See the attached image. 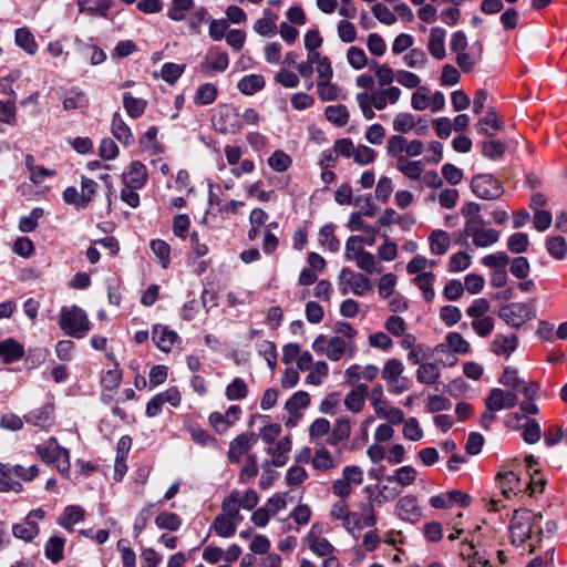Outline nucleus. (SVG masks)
I'll use <instances>...</instances> for the list:
<instances>
[{
	"label": "nucleus",
	"mask_w": 567,
	"mask_h": 567,
	"mask_svg": "<svg viewBox=\"0 0 567 567\" xmlns=\"http://www.w3.org/2000/svg\"><path fill=\"white\" fill-rule=\"evenodd\" d=\"M267 163L272 171L284 173L292 165V158L282 150H277L268 157Z\"/></svg>",
	"instance_id": "obj_55"
},
{
	"label": "nucleus",
	"mask_w": 567,
	"mask_h": 567,
	"mask_svg": "<svg viewBox=\"0 0 567 567\" xmlns=\"http://www.w3.org/2000/svg\"><path fill=\"white\" fill-rule=\"evenodd\" d=\"M151 250L158 260L163 269L168 268L171 264V246L162 239H154L150 244Z\"/></svg>",
	"instance_id": "obj_52"
},
{
	"label": "nucleus",
	"mask_w": 567,
	"mask_h": 567,
	"mask_svg": "<svg viewBox=\"0 0 567 567\" xmlns=\"http://www.w3.org/2000/svg\"><path fill=\"white\" fill-rule=\"evenodd\" d=\"M256 443V436L252 433H243L233 439L229 443L227 457L230 463H239L243 455Z\"/></svg>",
	"instance_id": "obj_20"
},
{
	"label": "nucleus",
	"mask_w": 567,
	"mask_h": 567,
	"mask_svg": "<svg viewBox=\"0 0 567 567\" xmlns=\"http://www.w3.org/2000/svg\"><path fill=\"white\" fill-rule=\"evenodd\" d=\"M395 166L399 172L412 181L419 179L424 171L422 161H411L408 157L401 158Z\"/></svg>",
	"instance_id": "obj_47"
},
{
	"label": "nucleus",
	"mask_w": 567,
	"mask_h": 567,
	"mask_svg": "<svg viewBox=\"0 0 567 567\" xmlns=\"http://www.w3.org/2000/svg\"><path fill=\"white\" fill-rule=\"evenodd\" d=\"M355 266L367 274H380L381 267L379 265V260L377 257L364 250L361 255H359L354 260Z\"/></svg>",
	"instance_id": "obj_56"
},
{
	"label": "nucleus",
	"mask_w": 567,
	"mask_h": 567,
	"mask_svg": "<svg viewBox=\"0 0 567 567\" xmlns=\"http://www.w3.org/2000/svg\"><path fill=\"white\" fill-rule=\"evenodd\" d=\"M351 422L348 417H338L331 426L330 434L326 439V443L331 446H337L341 442L347 441L351 435Z\"/></svg>",
	"instance_id": "obj_26"
},
{
	"label": "nucleus",
	"mask_w": 567,
	"mask_h": 567,
	"mask_svg": "<svg viewBox=\"0 0 567 567\" xmlns=\"http://www.w3.org/2000/svg\"><path fill=\"white\" fill-rule=\"evenodd\" d=\"M445 37V30L440 27L432 28L430 31L427 50L436 60H443L446 55Z\"/></svg>",
	"instance_id": "obj_28"
},
{
	"label": "nucleus",
	"mask_w": 567,
	"mask_h": 567,
	"mask_svg": "<svg viewBox=\"0 0 567 567\" xmlns=\"http://www.w3.org/2000/svg\"><path fill=\"white\" fill-rule=\"evenodd\" d=\"M379 495L370 499V503L363 508V525L365 527H374L377 524V515L374 512V505L382 506L384 502L394 501L400 494L401 489L395 486L388 484L378 485Z\"/></svg>",
	"instance_id": "obj_12"
},
{
	"label": "nucleus",
	"mask_w": 567,
	"mask_h": 567,
	"mask_svg": "<svg viewBox=\"0 0 567 567\" xmlns=\"http://www.w3.org/2000/svg\"><path fill=\"white\" fill-rule=\"evenodd\" d=\"M65 538L61 536H52L44 546L45 557L56 564L63 559Z\"/></svg>",
	"instance_id": "obj_45"
},
{
	"label": "nucleus",
	"mask_w": 567,
	"mask_h": 567,
	"mask_svg": "<svg viewBox=\"0 0 567 567\" xmlns=\"http://www.w3.org/2000/svg\"><path fill=\"white\" fill-rule=\"evenodd\" d=\"M518 338L516 334H502L498 333L494 337L491 343V351L496 355H504L505 358H509L511 354L518 347Z\"/></svg>",
	"instance_id": "obj_22"
},
{
	"label": "nucleus",
	"mask_w": 567,
	"mask_h": 567,
	"mask_svg": "<svg viewBox=\"0 0 567 567\" xmlns=\"http://www.w3.org/2000/svg\"><path fill=\"white\" fill-rule=\"evenodd\" d=\"M309 549L317 556L324 557L333 553V545L324 537L321 536L320 526L315 524L311 526L309 533L303 538Z\"/></svg>",
	"instance_id": "obj_17"
},
{
	"label": "nucleus",
	"mask_w": 567,
	"mask_h": 567,
	"mask_svg": "<svg viewBox=\"0 0 567 567\" xmlns=\"http://www.w3.org/2000/svg\"><path fill=\"white\" fill-rule=\"evenodd\" d=\"M45 512L42 508L31 511L23 522L12 526V534L25 542L32 540L39 534L38 522L42 520Z\"/></svg>",
	"instance_id": "obj_14"
},
{
	"label": "nucleus",
	"mask_w": 567,
	"mask_h": 567,
	"mask_svg": "<svg viewBox=\"0 0 567 567\" xmlns=\"http://www.w3.org/2000/svg\"><path fill=\"white\" fill-rule=\"evenodd\" d=\"M225 395L230 401L244 400L248 395V386L244 379L235 378L227 386Z\"/></svg>",
	"instance_id": "obj_57"
},
{
	"label": "nucleus",
	"mask_w": 567,
	"mask_h": 567,
	"mask_svg": "<svg viewBox=\"0 0 567 567\" xmlns=\"http://www.w3.org/2000/svg\"><path fill=\"white\" fill-rule=\"evenodd\" d=\"M395 512L402 520L409 523H416L422 517V509L417 504V498L413 495H405L399 498Z\"/></svg>",
	"instance_id": "obj_18"
},
{
	"label": "nucleus",
	"mask_w": 567,
	"mask_h": 567,
	"mask_svg": "<svg viewBox=\"0 0 567 567\" xmlns=\"http://www.w3.org/2000/svg\"><path fill=\"white\" fill-rule=\"evenodd\" d=\"M59 327L66 336L80 339L89 332L90 321L85 311L80 307H62L59 316Z\"/></svg>",
	"instance_id": "obj_5"
},
{
	"label": "nucleus",
	"mask_w": 567,
	"mask_h": 567,
	"mask_svg": "<svg viewBox=\"0 0 567 567\" xmlns=\"http://www.w3.org/2000/svg\"><path fill=\"white\" fill-rule=\"evenodd\" d=\"M363 470L358 465H347L342 470L340 478L332 482L331 491L340 498H348L354 487L363 483Z\"/></svg>",
	"instance_id": "obj_8"
},
{
	"label": "nucleus",
	"mask_w": 567,
	"mask_h": 567,
	"mask_svg": "<svg viewBox=\"0 0 567 567\" xmlns=\"http://www.w3.org/2000/svg\"><path fill=\"white\" fill-rule=\"evenodd\" d=\"M481 133L493 136L497 131H501L503 123L499 121L496 112L489 109L486 114L477 123Z\"/></svg>",
	"instance_id": "obj_48"
},
{
	"label": "nucleus",
	"mask_w": 567,
	"mask_h": 567,
	"mask_svg": "<svg viewBox=\"0 0 567 567\" xmlns=\"http://www.w3.org/2000/svg\"><path fill=\"white\" fill-rule=\"evenodd\" d=\"M405 147H406V138L403 135H401V134L392 135L388 140L386 154L390 157L395 158L396 163H399V161L401 158H406V156L404 154Z\"/></svg>",
	"instance_id": "obj_54"
},
{
	"label": "nucleus",
	"mask_w": 567,
	"mask_h": 567,
	"mask_svg": "<svg viewBox=\"0 0 567 567\" xmlns=\"http://www.w3.org/2000/svg\"><path fill=\"white\" fill-rule=\"evenodd\" d=\"M217 95L218 87L214 83H203L197 87L193 102L197 106L210 105L216 101Z\"/></svg>",
	"instance_id": "obj_40"
},
{
	"label": "nucleus",
	"mask_w": 567,
	"mask_h": 567,
	"mask_svg": "<svg viewBox=\"0 0 567 567\" xmlns=\"http://www.w3.org/2000/svg\"><path fill=\"white\" fill-rule=\"evenodd\" d=\"M238 525L224 515L221 512L215 517L210 525V530L223 538L233 536L237 530Z\"/></svg>",
	"instance_id": "obj_41"
},
{
	"label": "nucleus",
	"mask_w": 567,
	"mask_h": 567,
	"mask_svg": "<svg viewBox=\"0 0 567 567\" xmlns=\"http://www.w3.org/2000/svg\"><path fill=\"white\" fill-rule=\"evenodd\" d=\"M546 249L548 254L558 260H561L566 257L567 254V243L561 236L549 237L546 240Z\"/></svg>",
	"instance_id": "obj_64"
},
{
	"label": "nucleus",
	"mask_w": 567,
	"mask_h": 567,
	"mask_svg": "<svg viewBox=\"0 0 567 567\" xmlns=\"http://www.w3.org/2000/svg\"><path fill=\"white\" fill-rule=\"evenodd\" d=\"M313 468L322 472L330 471L338 466V462L324 446L318 449L311 458Z\"/></svg>",
	"instance_id": "obj_43"
},
{
	"label": "nucleus",
	"mask_w": 567,
	"mask_h": 567,
	"mask_svg": "<svg viewBox=\"0 0 567 567\" xmlns=\"http://www.w3.org/2000/svg\"><path fill=\"white\" fill-rule=\"evenodd\" d=\"M292 442L289 436H285L281 439L275 447H270L268 453L272 455V460L270 464L274 466L280 467L284 466L288 462V454L291 451Z\"/></svg>",
	"instance_id": "obj_38"
},
{
	"label": "nucleus",
	"mask_w": 567,
	"mask_h": 567,
	"mask_svg": "<svg viewBox=\"0 0 567 567\" xmlns=\"http://www.w3.org/2000/svg\"><path fill=\"white\" fill-rule=\"evenodd\" d=\"M76 4L80 13L105 18L113 6V0H78Z\"/></svg>",
	"instance_id": "obj_30"
},
{
	"label": "nucleus",
	"mask_w": 567,
	"mask_h": 567,
	"mask_svg": "<svg viewBox=\"0 0 567 567\" xmlns=\"http://www.w3.org/2000/svg\"><path fill=\"white\" fill-rule=\"evenodd\" d=\"M258 502L259 495L255 489L248 488L244 492L234 489L223 499L220 512L239 525L244 522L240 509L250 512L255 509Z\"/></svg>",
	"instance_id": "obj_4"
},
{
	"label": "nucleus",
	"mask_w": 567,
	"mask_h": 567,
	"mask_svg": "<svg viewBox=\"0 0 567 567\" xmlns=\"http://www.w3.org/2000/svg\"><path fill=\"white\" fill-rule=\"evenodd\" d=\"M86 93L79 89H71L63 99V109L65 111L80 110L85 111L89 107Z\"/></svg>",
	"instance_id": "obj_39"
},
{
	"label": "nucleus",
	"mask_w": 567,
	"mask_h": 567,
	"mask_svg": "<svg viewBox=\"0 0 567 567\" xmlns=\"http://www.w3.org/2000/svg\"><path fill=\"white\" fill-rule=\"evenodd\" d=\"M338 288L341 295L349 292L355 296H363L365 291L371 289L370 280L361 272H354L348 267L340 270L338 276Z\"/></svg>",
	"instance_id": "obj_10"
},
{
	"label": "nucleus",
	"mask_w": 567,
	"mask_h": 567,
	"mask_svg": "<svg viewBox=\"0 0 567 567\" xmlns=\"http://www.w3.org/2000/svg\"><path fill=\"white\" fill-rule=\"evenodd\" d=\"M332 331L331 338L319 334L312 342V350L324 354L330 361H340L344 355L353 358L357 352V329L348 321H337Z\"/></svg>",
	"instance_id": "obj_1"
},
{
	"label": "nucleus",
	"mask_w": 567,
	"mask_h": 567,
	"mask_svg": "<svg viewBox=\"0 0 567 567\" xmlns=\"http://www.w3.org/2000/svg\"><path fill=\"white\" fill-rule=\"evenodd\" d=\"M369 394L367 384H358L344 396V405L348 411L352 413H360L364 405L365 399Z\"/></svg>",
	"instance_id": "obj_24"
},
{
	"label": "nucleus",
	"mask_w": 567,
	"mask_h": 567,
	"mask_svg": "<svg viewBox=\"0 0 567 567\" xmlns=\"http://www.w3.org/2000/svg\"><path fill=\"white\" fill-rule=\"evenodd\" d=\"M330 431V422L324 417H318L309 426V439L311 442L319 443L323 437H328Z\"/></svg>",
	"instance_id": "obj_53"
},
{
	"label": "nucleus",
	"mask_w": 567,
	"mask_h": 567,
	"mask_svg": "<svg viewBox=\"0 0 567 567\" xmlns=\"http://www.w3.org/2000/svg\"><path fill=\"white\" fill-rule=\"evenodd\" d=\"M123 567H136V554L126 538H121L116 543Z\"/></svg>",
	"instance_id": "obj_60"
},
{
	"label": "nucleus",
	"mask_w": 567,
	"mask_h": 567,
	"mask_svg": "<svg viewBox=\"0 0 567 567\" xmlns=\"http://www.w3.org/2000/svg\"><path fill=\"white\" fill-rule=\"evenodd\" d=\"M112 134L114 137L125 145L133 142V134L128 125L123 121L120 113H115L112 118Z\"/></svg>",
	"instance_id": "obj_46"
},
{
	"label": "nucleus",
	"mask_w": 567,
	"mask_h": 567,
	"mask_svg": "<svg viewBox=\"0 0 567 567\" xmlns=\"http://www.w3.org/2000/svg\"><path fill=\"white\" fill-rule=\"evenodd\" d=\"M147 177L146 166L140 161H133L123 174V182L126 186L142 188L146 184Z\"/></svg>",
	"instance_id": "obj_23"
},
{
	"label": "nucleus",
	"mask_w": 567,
	"mask_h": 567,
	"mask_svg": "<svg viewBox=\"0 0 567 567\" xmlns=\"http://www.w3.org/2000/svg\"><path fill=\"white\" fill-rule=\"evenodd\" d=\"M182 517L173 512H161L155 517V525L158 529H167L169 532H177L182 526Z\"/></svg>",
	"instance_id": "obj_50"
},
{
	"label": "nucleus",
	"mask_w": 567,
	"mask_h": 567,
	"mask_svg": "<svg viewBox=\"0 0 567 567\" xmlns=\"http://www.w3.org/2000/svg\"><path fill=\"white\" fill-rule=\"evenodd\" d=\"M123 106L127 115L137 118L142 116L147 107V101L133 96L130 92L123 94Z\"/></svg>",
	"instance_id": "obj_44"
},
{
	"label": "nucleus",
	"mask_w": 567,
	"mask_h": 567,
	"mask_svg": "<svg viewBox=\"0 0 567 567\" xmlns=\"http://www.w3.org/2000/svg\"><path fill=\"white\" fill-rule=\"evenodd\" d=\"M22 485L16 480L13 466L0 463V492L20 493Z\"/></svg>",
	"instance_id": "obj_37"
},
{
	"label": "nucleus",
	"mask_w": 567,
	"mask_h": 567,
	"mask_svg": "<svg viewBox=\"0 0 567 567\" xmlns=\"http://www.w3.org/2000/svg\"><path fill=\"white\" fill-rule=\"evenodd\" d=\"M152 340L154 344L163 352L172 351L174 344L181 341L179 336L164 324H154L152 328Z\"/></svg>",
	"instance_id": "obj_19"
},
{
	"label": "nucleus",
	"mask_w": 567,
	"mask_h": 567,
	"mask_svg": "<svg viewBox=\"0 0 567 567\" xmlns=\"http://www.w3.org/2000/svg\"><path fill=\"white\" fill-rule=\"evenodd\" d=\"M483 43L476 41L472 44L470 52H462L456 56V63L465 73L471 72L474 66L482 60Z\"/></svg>",
	"instance_id": "obj_25"
},
{
	"label": "nucleus",
	"mask_w": 567,
	"mask_h": 567,
	"mask_svg": "<svg viewBox=\"0 0 567 567\" xmlns=\"http://www.w3.org/2000/svg\"><path fill=\"white\" fill-rule=\"evenodd\" d=\"M517 402L518 396L515 391L504 390L501 388H493L484 400L485 408L497 412L512 409L517 404Z\"/></svg>",
	"instance_id": "obj_15"
},
{
	"label": "nucleus",
	"mask_w": 567,
	"mask_h": 567,
	"mask_svg": "<svg viewBox=\"0 0 567 567\" xmlns=\"http://www.w3.org/2000/svg\"><path fill=\"white\" fill-rule=\"evenodd\" d=\"M436 280V276L434 272L430 271L427 274H422L415 276L412 282L421 291L423 299L425 302H432L435 298L434 282Z\"/></svg>",
	"instance_id": "obj_34"
},
{
	"label": "nucleus",
	"mask_w": 567,
	"mask_h": 567,
	"mask_svg": "<svg viewBox=\"0 0 567 567\" xmlns=\"http://www.w3.org/2000/svg\"><path fill=\"white\" fill-rule=\"evenodd\" d=\"M430 250L433 255L442 256L451 246V236L442 229H434L429 236Z\"/></svg>",
	"instance_id": "obj_35"
},
{
	"label": "nucleus",
	"mask_w": 567,
	"mask_h": 567,
	"mask_svg": "<svg viewBox=\"0 0 567 567\" xmlns=\"http://www.w3.org/2000/svg\"><path fill=\"white\" fill-rule=\"evenodd\" d=\"M404 365L399 359L393 358L384 363L381 375L389 392L400 394L408 390V379L402 377Z\"/></svg>",
	"instance_id": "obj_11"
},
{
	"label": "nucleus",
	"mask_w": 567,
	"mask_h": 567,
	"mask_svg": "<svg viewBox=\"0 0 567 567\" xmlns=\"http://www.w3.org/2000/svg\"><path fill=\"white\" fill-rule=\"evenodd\" d=\"M542 518L540 513H535L528 508L516 509L509 524L512 542L522 545L533 534H542L543 530L539 526Z\"/></svg>",
	"instance_id": "obj_3"
},
{
	"label": "nucleus",
	"mask_w": 567,
	"mask_h": 567,
	"mask_svg": "<svg viewBox=\"0 0 567 567\" xmlns=\"http://www.w3.org/2000/svg\"><path fill=\"white\" fill-rule=\"evenodd\" d=\"M85 516V511L79 505H69L64 508L62 515L59 517V525L69 532H73L75 524L82 522Z\"/></svg>",
	"instance_id": "obj_33"
},
{
	"label": "nucleus",
	"mask_w": 567,
	"mask_h": 567,
	"mask_svg": "<svg viewBox=\"0 0 567 567\" xmlns=\"http://www.w3.org/2000/svg\"><path fill=\"white\" fill-rule=\"evenodd\" d=\"M194 7V0H172L167 16L173 21H182Z\"/></svg>",
	"instance_id": "obj_58"
},
{
	"label": "nucleus",
	"mask_w": 567,
	"mask_h": 567,
	"mask_svg": "<svg viewBox=\"0 0 567 567\" xmlns=\"http://www.w3.org/2000/svg\"><path fill=\"white\" fill-rule=\"evenodd\" d=\"M35 453L42 462L54 464L56 470L66 475L71 468L70 452L62 447L55 437H50L35 446Z\"/></svg>",
	"instance_id": "obj_6"
},
{
	"label": "nucleus",
	"mask_w": 567,
	"mask_h": 567,
	"mask_svg": "<svg viewBox=\"0 0 567 567\" xmlns=\"http://www.w3.org/2000/svg\"><path fill=\"white\" fill-rule=\"evenodd\" d=\"M326 118L338 127L347 125L349 122V111L343 104L329 105L324 110Z\"/></svg>",
	"instance_id": "obj_49"
},
{
	"label": "nucleus",
	"mask_w": 567,
	"mask_h": 567,
	"mask_svg": "<svg viewBox=\"0 0 567 567\" xmlns=\"http://www.w3.org/2000/svg\"><path fill=\"white\" fill-rule=\"evenodd\" d=\"M370 69L374 72L375 81L382 89L392 86L391 84L396 80V72L389 64L372 61Z\"/></svg>",
	"instance_id": "obj_36"
},
{
	"label": "nucleus",
	"mask_w": 567,
	"mask_h": 567,
	"mask_svg": "<svg viewBox=\"0 0 567 567\" xmlns=\"http://www.w3.org/2000/svg\"><path fill=\"white\" fill-rule=\"evenodd\" d=\"M383 243L377 249V259L382 261H393L398 257V245L391 240L388 235H382Z\"/></svg>",
	"instance_id": "obj_63"
},
{
	"label": "nucleus",
	"mask_w": 567,
	"mask_h": 567,
	"mask_svg": "<svg viewBox=\"0 0 567 567\" xmlns=\"http://www.w3.org/2000/svg\"><path fill=\"white\" fill-rule=\"evenodd\" d=\"M466 235H470L473 245L477 248L489 247L499 239V233L496 229L487 228L484 219L466 227Z\"/></svg>",
	"instance_id": "obj_16"
},
{
	"label": "nucleus",
	"mask_w": 567,
	"mask_h": 567,
	"mask_svg": "<svg viewBox=\"0 0 567 567\" xmlns=\"http://www.w3.org/2000/svg\"><path fill=\"white\" fill-rule=\"evenodd\" d=\"M392 125L393 130L402 135L413 131L416 127V121L411 113L401 112L394 116Z\"/></svg>",
	"instance_id": "obj_61"
},
{
	"label": "nucleus",
	"mask_w": 567,
	"mask_h": 567,
	"mask_svg": "<svg viewBox=\"0 0 567 567\" xmlns=\"http://www.w3.org/2000/svg\"><path fill=\"white\" fill-rule=\"evenodd\" d=\"M402 91L398 86L379 87L371 92H359L355 100L367 120L375 116L374 110L382 111L388 104H396L400 101Z\"/></svg>",
	"instance_id": "obj_2"
},
{
	"label": "nucleus",
	"mask_w": 567,
	"mask_h": 567,
	"mask_svg": "<svg viewBox=\"0 0 567 567\" xmlns=\"http://www.w3.org/2000/svg\"><path fill=\"white\" fill-rule=\"evenodd\" d=\"M310 373L306 377V383L310 385H321L329 374V367L326 361H317L309 369Z\"/></svg>",
	"instance_id": "obj_62"
},
{
	"label": "nucleus",
	"mask_w": 567,
	"mask_h": 567,
	"mask_svg": "<svg viewBox=\"0 0 567 567\" xmlns=\"http://www.w3.org/2000/svg\"><path fill=\"white\" fill-rule=\"evenodd\" d=\"M417 478V471L411 465H404L393 471L392 474L385 476L388 483H395L401 487L413 485Z\"/></svg>",
	"instance_id": "obj_31"
},
{
	"label": "nucleus",
	"mask_w": 567,
	"mask_h": 567,
	"mask_svg": "<svg viewBox=\"0 0 567 567\" xmlns=\"http://www.w3.org/2000/svg\"><path fill=\"white\" fill-rule=\"evenodd\" d=\"M24 355V347L13 338L0 341V359L9 364L19 361Z\"/></svg>",
	"instance_id": "obj_27"
},
{
	"label": "nucleus",
	"mask_w": 567,
	"mask_h": 567,
	"mask_svg": "<svg viewBox=\"0 0 567 567\" xmlns=\"http://www.w3.org/2000/svg\"><path fill=\"white\" fill-rule=\"evenodd\" d=\"M278 14L269 9L262 12V17L255 21L254 31L261 37H272L277 32Z\"/></svg>",
	"instance_id": "obj_29"
},
{
	"label": "nucleus",
	"mask_w": 567,
	"mask_h": 567,
	"mask_svg": "<svg viewBox=\"0 0 567 567\" xmlns=\"http://www.w3.org/2000/svg\"><path fill=\"white\" fill-rule=\"evenodd\" d=\"M54 404L49 402L41 408L31 410L24 415V420L30 425L48 429L54 423Z\"/></svg>",
	"instance_id": "obj_21"
},
{
	"label": "nucleus",
	"mask_w": 567,
	"mask_h": 567,
	"mask_svg": "<svg viewBox=\"0 0 567 567\" xmlns=\"http://www.w3.org/2000/svg\"><path fill=\"white\" fill-rule=\"evenodd\" d=\"M498 317L509 327L518 329L536 317L530 302H512L499 308Z\"/></svg>",
	"instance_id": "obj_7"
},
{
	"label": "nucleus",
	"mask_w": 567,
	"mask_h": 567,
	"mask_svg": "<svg viewBox=\"0 0 567 567\" xmlns=\"http://www.w3.org/2000/svg\"><path fill=\"white\" fill-rule=\"evenodd\" d=\"M317 93L321 101H336L340 97L341 89L332 80L317 81Z\"/></svg>",
	"instance_id": "obj_51"
},
{
	"label": "nucleus",
	"mask_w": 567,
	"mask_h": 567,
	"mask_svg": "<svg viewBox=\"0 0 567 567\" xmlns=\"http://www.w3.org/2000/svg\"><path fill=\"white\" fill-rule=\"evenodd\" d=\"M497 480L502 494L506 497L514 493L519 486V477L512 471L498 472Z\"/></svg>",
	"instance_id": "obj_59"
},
{
	"label": "nucleus",
	"mask_w": 567,
	"mask_h": 567,
	"mask_svg": "<svg viewBox=\"0 0 567 567\" xmlns=\"http://www.w3.org/2000/svg\"><path fill=\"white\" fill-rule=\"evenodd\" d=\"M471 189L476 197L485 200L497 199L505 193L502 183L492 174L475 175L471 181Z\"/></svg>",
	"instance_id": "obj_9"
},
{
	"label": "nucleus",
	"mask_w": 567,
	"mask_h": 567,
	"mask_svg": "<svg viewBox=\"0 0 567 567\" xmlns=\"http://www.w3.org/2000/svg\"><path fill=\"white\" fill-rule=\"evenodd\" d=\"M14 43L29 55H34L39 50L33 33L27 27L18 28L14 31Z\"/></svg>",
	"instance_id": "obj_32"
},
{
	"label": "nucleus",
	"mask_w": 567,
	"mask_h": 567,
	"mask_svg": "<svg viewBox=\"0 0 567 567\" xmlns=\"http://www.w3.org/2000/svg\"><path fill=\"white\" fill-rule=\"evenodd\" d=\"M229 66V56L226 51L217 47L208 50L204 59L198 65V71L205 76H213L216 73L226 71Z\"/></svg>",
	"instance_id": "obj_13"
},
{
	"label": "nucleus",
	"mask_w": 567,
	"mask_h": 567,
	"mask_svg": "<svg viewBox=\"0 0 567 567\" xmlns=\"http://www.w3.org/2000/svg\"><path fill=\"white\" fill-rule=\"evenodd\" d=\"M266 85V80L261 74H248L245 75L238 82V90L245 95H254L261 91Z\"/></svg>",
	"instance_id": "obj_42"
}]
</instances>
